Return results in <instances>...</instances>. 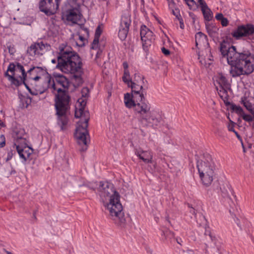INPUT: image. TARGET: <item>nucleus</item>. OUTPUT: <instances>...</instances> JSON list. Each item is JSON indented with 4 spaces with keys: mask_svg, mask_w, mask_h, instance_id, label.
Masks as SVG:
<instances>
[{
    "mask_svg": "<svg viewBox=\"0 0 254 254\" xmlns=\"http://www.w3.org/2000/svg\"><path fill=\"white\" fill-rule=\"evenodd\" d=\"M69 86L68 81L64 76H60L55 80L52 77L51 91L55 95V108L58 116V125L62 130L67 123L66 113L69 108L70 97L65 90Z\"/></svg>",
    "mask_w": 254,
    "mask_h": 254,
    "instance_id": "1",
    "label": "nucleus"
},
{
    "mask_svg": "<svg viewBox=\"0 0 254 254\" xmlns=\"http://www.w3.org/2000/svg\"><path fill=\"white\" fill-rule=\"evenodd\" d=\"M86 105L85 98L78 99L75 105V117L80 118L77 124L75 136L79 146V149L83 152L87 149L90 141L89 134L87 130L88 123L89 120V113L85 110Z\"/></svg>",
    "mask_w": 254,
    "mask_h": 254,
    "instance_id": "2",
    "label": "nucleus"
},
{
    "mask_svg": "<svg viewBox=\"0 0 254 254\" xmlns=\"http://www.w3.org/2000/svg\"><path fill=\"white\" fill-rule=\"evenodd\" d=\"M151 105L147 101L136 103L134 111L138 115L139 121L147 127H156L162 124L161 113L158 110H151Z\"/></svg>",
    "mask_w": 254,
    "mask_h": 254,
    "instance_id": "3",
    "label": "nucleus"
},
{
    "mask_svg": "<svg viewBox=\"0 0 254 254\" xmlns=\"http://www.w3.org/2000/svg\"><path fill=\"white\" fill-rule=\"evenodd\" d=\"M197 167L204 185L209 186L213 181L215 166L211 156L205 154L197 161Z\"/></svg>",
    "mask_w": 254,
    "mask_h": 254,
    "instance_id": "4",
    "label": "nucleus"
},
{
    "mask_svg": "<svg viewBox=\"0 0 254 254\" xmlns=\"http://www.w3.org/2000/svg\"><path fill=\"white\" fill-rule=\"evenodd\" d=\"M220 51L223 58L226 59L228 64H254V56L249 53H239L237 52L235 46H232L228 49L224 44H221Z\"/></svg>",
    "mask_w": 254,
    "mask_h": 254,
    "instance_id": "5",
    "label": "nucleus"
},
{
    "mask_svg": "<svg viewBox=\"0 0 254 254\" xmlns=\"http://www.w3.org/2000/svg\"><path fill=\"white\" fill-rule=\"evenodd\" d=\"M120 196L115 195L112 196V198L104 203V206L109 212L111 218L115 223L123 227L126 225V219L123 210V206L120 202Z\"/></svg>",
    "mask_w": 254,
    "mask_h": 254,
    "instance_id": "6",
    "label": "nucleus"
},
{
    "mask_svg": "<svg viewBox=\"0 0 254 254\" xmlns=\"http://www.w3.org/2000/svg\"><path fill=\"white\" fill-rule=\"evenodd\" d=\"M4 76L11 85L18 86L24 82L27 75L21 64H9Z\"/></svg>",
    "mask_w": 254,
    "mask_h": 254,
    "instance_id": "7",
    "label": "nucleus"
},
{
    "mask_svg": "<svg viewBox=\"0 0 254 254\" xmlns=\"http://www.w3.org/2000/svg\"><path fill=\"white\" fill-rule=\"evenodd\" d=\"M59 53L58 56V64H81L79 55L70 50V47L66 44L60 45Z\"/></svg>",
    "mask_w": 254,
    "mask_h": 254,
    "instance_id": "8",
    "label": "nucleus"
},
{
    "mask_svg": "<svg viewBox=\"0 0 254 254\" xmlns=\"http://www.w3.org/2000/svg\"><path fill=\"white\" fill-rule=\"evenodd\" d=\"M213 79L218 95L226 103L228 100V91L230 89V84L225 75L221 72L218 73L215 75Z\"/></svg>",
    "mask_w": 254,
    "mask_h": 254,
    "instance_id": "9",
    "label": "nucleus"
},
{
    "mask_svg": "<svg viewBox=\"0 0 254 254\" xmlns=\"http://www.w3.org/2000/svg\"><path fill=\"white\" fill-rule=\"evenodd\" d=\"M56 68L65 73L72 74L75 85L79 86L82 83V70L80 64H57Z\"/></svg>",
    "mask_w": 254,
    "mask_h": 254,
    "instance_id": "10",
    "label": "nucleus"
},
{
    "mask_svg": "<svg viewBox=\"0 0 254 254\" xmlns=\"http://www.w3.org/2000/svg\"><path fill=\"white\" fill-rule=\"evenodd\" d=\"M52 77L50 76L46 79H39L38 81L30 83L31 87L26 86L30 93L37 95L46 92L48 89L51 90Z\"/></svg>",
    "mask_w": 254,
    "mask_h": 254,
    "instance_id": "11",
    "label": "nucleus"
},
{
    "mask_svg": "<svg viewBox=\"0 0 254 254\" xmlns=\"http://www.w3.org/2000/svg\"><path fill=\"white\" fill-rule=\"evenodd\" d=\"M98 191L103 203L112 198V196L119 195L114 185L108 182H100Z\"/></svg>",
    "mask_w": 254,
    "mask_h": 254,
    "instance_id": "12",
    "label": "nucleus"
},
{
    "mask_svg": "<svg viewBox=\"0 0 254 254\" xmlns=\"http://www.w3.org/2000/svg\"><path fill=\"white\" fill-rule=\"evenodd\" d=\"M27 81L30 84L39 79H46L51 76L46 67L36 66L31 68L27 71Z\"/></svg>",
    "mask_w": 254,
    "mask_h": 254,
    "instance_id": "13",
    "label": "nucleus"
},
{
    "mask_svg": "<svg viewBox=\"0 0 254 254\" xmlns=\"http://www.w3.org/2000/svg\"><path fill=\"white\" fill-rule=\"evenodd\" d=\"M61 0H42L39 4L41 11L47 15L55 14L57 11Z\"/></svg>",
    "mask_w": 254,
    "mask_h": 254,
    "instance_id": "14",
    "label": "nucleus"
},
{
    "mask_svg": "<svg viewBox=\"0 0 254 254\" xmlns=\"http://www.w3.org/2000/svg\"><path fill=\"white\" fill-rule=\"evenodd\" d=\"M254 34V26L251 24L241 25L232 33V35L236 39L242 37H248Z\"/></svg>",
    "mask_w": 254,
    "mask_h": 254,
    "instance_id": "15",
    "label": "nucleus"
},
{
    "mask_svg": "<svg viewBox=\"0 0 254 254\" xmlns=\"http://www.w3.org/2000/svg\"><path fill=\"white\" fill-rule=\"evenodd\" d=\"M140 36L143 48L145 49L150 46L154 39L153 32L146 26L142 25L140 28Z\"/></svg>",
    "mask_w": 254,
    "mask_h": 254,
    "instance_id": "16",
    "label": "nucleus"
},
{
    "mask_svg": "<svg viewBox=\"0 0 254 254\" xmlns=\"http://www.w3.org/2000/svg\"><path fill=\"white\" fill-rule=\"evenodd\" d=\"M85 35L88 36L89 31L88 29L87 28L80 27L79 33L73 34L70 39V41L72 43L73 45L78 47L83 46L86 42V39L84 37Z\"/></svg>",
    "mask_w": 254,
    "mask_h": 254,
    "instance_id": "17",
    "label": "nucleus"
},
{
    "mask_svg": "<svg viewBox=\"0 0 254 254\" xmlns=\"http://www.w3.org/2000/svg\"><path fill=\"white\" fill-rule=\"evenodd\" d=\"M144 83V77L139 73L137 72L134 73L133 80L128 87L131 88V93L145 92L143 88Z\"/></svg>",
    "mask_w": 254,
    "mask_h": 254,
    "instance_id": "18",
    "label": "nucleus"
},
{
    "mask_svg": "<svg viewBox=\"0 0 254 254\" xmlns=\"http://www.w3.org/2000/svg\"><path fill=\"white\" fill-rule=\"evenodd\" d=\"M27 143L20 144L15 146L20 158L23 160V162L31 160V155L33 152V149L29 147Z\"/></svg>",
    "mask_w": 254,
    "mask_h": 254,
    "instance_id": "19",
    "label": "nucleus"
},
{
    "mask_svg": "<svg viewBox=\"0 0 254 254\" xmlns=\"http://www.w3.org/2000/svg\"><path fill=\"white\" fill-rule=\"evenodd\" d=\"M13 137L14 138V146L28 143L27 135L24 128L21 127H15L13 131Z\"/></svg>",
    "mask_w": 254,
    "mask_h": 254,
    "instance_id": "20",
    "label": "nucleus"
},
{
    "mask_svg": "<svg viewBox=\"0 0 254 254\" xmlns=\"http://www.w3.org/2000/svg\"><path fill=\"white\" fill-rule=\"evenodd\" d=\"M64 16L67 21L72 23H78L82 17L80 10L65 11Z\"/></svg>",
    "mask_w": 254,
    "mask_h": 254,
    "instance_id": "21",
    "label": "nucleus"
},
{
    "mask_svg": "<svg viewBox=\"0 0 254 254\" xmlns=\"http://www.w3.org/2000/svg\"><path fill=\"white\" fill-rule=\"evenodd\" d=\"M135 155L145 163H151L153 161V153L150 150H137Z\"/></svg>",
    "mask_w": 254,
    "mask_h": 254,
    "instance_id": "22",
    "label": "nucleus"
},
{
    "mask_svg": "<svg viewBox=\"0 0 254 254\" xmlns=\"http://www.w3.org/2000/svg\"><path fill=\"white\" fill-rule=\"evenodd\" d=\"M201 8L204 19L210 21L213 18V13L204 0H197Z\"/></svg>",
    "mask_w": 254,
    "mask_h": 254,
    "instance_id": "23",
    "label": "nucleus"
},
{
    "mask_svg": "<svg viewBox=\"0 0 254 254\" xmlns=\"http://www.w3.org/2000/svg\"><path fill=\"white\" fill-rule=\"evenodd\" d=\"M195 44L198 48H207L208 43L206 35L201 32H198L195 35Z\"/></svg>",
    "mask_w": 254,
    "mask_h": 254,
    "instance_id": "24",
    "label": "nucleus"
},
{
    "mask_svg": "<svg viewBox=\"0 0 254 254\" xmlns=\"http://www.w3.org/2000/svg\"><path fill=\"white\" fill-rule=\"evenodd\" d=\"M80 10V4L77 0H67L65 3V11Z\"/></svg>",
    "mask_w": 254,
    "mask_h": 254,
    "instance_id": "25",
    "label": "nucleus"
},
{
    "mask_svg": "<svg viewBox=\"0 0 254 254\" xmlns=\"http://www.w3.org/2000/svg\"><path fill=\"white\" fill-rule=\"evenodd\" d=\"M131 22V14L130 12L127 10L124 11L122 16L120 26L129 28Z\"/></svg>",
    "mask_w": 254,
    "mask_h": 254,
    "instance_id": "26",
    "label": "nucleus"
},
{
    "mask_svg": "<svg viewBox=\"0 0 254 254\" xmlns=\"http://www.w3.org/2000/svg\"><path fill=\"white\" fill-rule=\"evenodd\" d=\"M231 69L230 70V74L232 76H238L244 74L243 68V64H231Z\"/></svg>",
    "mask_w": 254,
    "mask_h": 254,
    "instance_id": "27",
    "label": "nucleus"
},
{
    "mask_svg": "<svg viewBox=\"0 0 254 254\" xmlns=\"http://www.w3.org/2000/svg\"><path fill=\"white\" fill-rule=\"evenodd\" d=\"M38 43H34L31 45V46L27 50V53L32 58L37 57L40 55L41 52H40V49L38 47Z\"/></svg>",
    "mask_w": 254,
    "mask_h": 254,
    "instance_id": "28",
    "label": "nucleus"
},
{
    "mask_svg": "<svg viewBox=\"0 0 254 254\" xmlns=\"http://www.w3.org/2000/svg\"><path fill=\"white\" fill-rule=\"evenodd\" d=\"M226 187L227 189L225 190H222V195L224 198H227L229 201H231V203H230V206L231 207L233 208L234 205V203L230 198V193L234 195V191L229 185H227Z\"/></svg>",
    "mask_w": 254,
    "mask_h": 254,
    "instance_id": "29",
    "label": "nucleus"
},
{
    "mask_svg": "<svg viewBox=\"0 0 254 254\" xmlns=\"http://www.w3.org/2000/svg\"><path fill=\"white\" fill-rule=\"evenodd\" d=\"M124 103L126 107L128 108H131L134 107L136 104H135L133 101L132 95L129 93H127L124 94Z\"/></svg>",
    "mask_w": 254,
    "mask_h": 254,
    "instance_id": "30",
    "label": "nucleus"
},
{
    "mask_svg": "<svg viewBox=\"0 0 254 254\" xmlns=\"http://www.w3.org/2000/svg\"><path fill=\"white\" fill-rule=\"evenodd\" d=\"M135 104L145 101V92L131 93Z\"/></svg>",
    "mask_w": 254,
    "mask_h": 254,
    "instance_id": "31",
    "label": "nucleus"
},
{
    "mask_svg": "<svg viewBox=\"0 0 254 254\" xmlns=\"http://www.w3.org/2000/svg\"><path fill=\"white\" fill-rule=\"evenodd\" d=\"M128 68V64H124V73L122 77L123 81L127 85L131 84L132 80L130 79L129 72Z\"/></svg>",
    "mask_w": 254,
    "mask_h": 254,
    "instance_id": "32",
    "label": "nucleus"
},
{
    "mask_svg": "<svg viewBox=\"0 0 254 254\" xmlns=\"http://www.w3.org/2000/svg\"><path fill=\"white\" fill-rule=\"evenodd\" d=\"M129 28L120 26L119 30V37L121 40H124L127 36Z\"/></svg>",
    "mask_w": 254,
    "mask_h": 254,
    "instance_id": "33",
    "label": "nucleus"
},
{
    "mask_svg": "<svg viewBox=\"0 0 254 254\" xmlns=\"http://www.w3.org/2000/svg\"><path fill=\"white\" fill-rule=\"evenodd\" d=\"M38 47L40 49L41 54L43 55L47 51L50 50L51 46L47 43H44L43 42L38 43Z\"/></svg>",
    "mask_w": 254,
    "mask_h": 254,
    "instance_id": "34",
    "label": "nucleus"
},
{
    "mask_svg": "<svg viewBox=\"0 0 254 254\" xmlns=\"http://www.w3.org/2000/svg\"><path fill=\"white\" fill-rule=\"evenodd\" d=\"M241 103L249 111L252 112L253 107L252 104L249 102L246 97H242L241 99Z\"/></svg>",
    "mask_w": 254,
    "mask_h": 254,
    "instance_id": "35",
    "label": "nucleus"
},
{
    "mask_svg": "<svg viewBox=\"0 0 254 254\" xmlns=\"http://www.w3.org/2000/svg\"><path fill=\"white\" fill-rule=\"evenodd\" d=\"M243 68L244 74H250L254 70V64H243Z\"/></svg>",
    "mask_w": 254,
    "mask_h": 254,
    "instance_id": "36",
    "label": "nucleus"
},
{
    "mask_svg": "<svg viewBox=\"0 0 254 254\" xmlns=\"http://www.w3.org/2000/svg\"><path fill=\"white\" fill-rule=\"evenodd\" d=\"M99 39L95 38L91 44V49L92 50H97L96 54H98L99 53L101 52V51L99 50Z\"/></svg>",
    "mask_w": 254,
    "mask_h": 254,
    "instance_id": "37",
    "label": "nucleus"
},
{
    "mask_svg": "<svg viewBox=\"0 0 254 254\" xmlns=\"http://www.w3.org/2000/svg\"><path fill=\"white\" fill-rule=\"evenodd\" d=\"M161 236H162V238H161L162 240L163 241H165L170 236V237H173V233L172 232H171V231L168 230H167L166 231H162V234H161Z\"/></svg>",
    "mask_w": 254,
    "mask_h": 254,
    "instance_id": "38",
    "label": "nucleus"
},
{
    "mask_svg": "<svg viewBox=\"0 0 254 254\" xmlns=\"http://www.w3.org/2000/svg\"><path fill=\"white\" fill-rule=\"evenodd\" d=\"M232 109L241 116L244 113L243 109L239 106L233 105L232 106Z\"/></svg>",
    "mask_w": 254,
    "mask_h": 254,
    "instance_id": "39",
    "label": "nucleus"
},
{
    "mask_svg": "<svg viewBox=\"0 0 254 254\" xmlns=\"http://www.w3.org/2000/svg\"><path fill=\"white\" fill-rule=\"evenodd\" d=\"M190 9H194L196 7V2L194 0H184Z\"/></svg>",
    "mask_w": 254,
    "mask_h": 254,
    "instance_id": "40",
    "label": "nucleus"
},
{
    "mask_svg": "<svg viewBox=\"0 0 254 254\" xmlns=\"http://www.w3.org/2000/svg\"><path fill=\"white\" fill-rule=\"evenodd\" d=\"M103 25L102 24L99 25L97 27L95 33V38H99L102 32Z\"/></svg>",
    "mask_w": 254,
    "mask_h": 254,
    "instance_id": "41",
    "label": "nucleus"
},
{
    "mask_svg": "<svg viewBox=\"0 0 254 254\" xmlns=\"http://www.w3.org/2000/svg\"><path fill=\"white\" fill-rule=\"evenodd\" d=\"M241 117L246 122H251L253 121L254 117L251 115L246 114L244 113L242 115Z\"/></svg>",
    "mask_w": 254,
    "mask_h": 254,
    "instance_id": "42",
    "label": "nucleus"
},
{
    "mask_svg": "<svg viewBox=\"0 0 254 254\" xmlns=\"http://www.w3.org/2000/svg\"><path fill=\"white\" fill-rule=\"evenodd\" d=\"M176 4L174 5L173 7H169L172 10V13L176 16L178 19H179V16H180V11L178 8H176L175 7Z\"/></svg>",
    "mask_w": 254,
    "mask_h": 254,
    "instance_id": "43",
    "label": "nucleus"
},
{
    "mask_svg": "<svg viewBox=\"0 0 254 254\" xmlns=\"http://www.w3.org/2000/svg\"><path fill=\"white\" fill-rule=\"evenodd\" d=\"M82 96L84 98H86L88 96L89 94V89L87 87H84L81 90Z\"/></svg>",
    "mask_w": 254,
    "mask_h": 254,
    "instance_id": "44",
    "label": "nucleus"
},
{
    "mask_svg": "<svg viewBox=\"0 0 254 254\" xmlns=\"http://www.w3.org/2000/svg\"><path fill=\"white\" fill-rule=\"evenodd\" d=\"M229 212L231 214L232 217L234 219V221L237 223V225L240 228V229H242L241 226L239 223L240 221H239V219L236 217L235 215L234 214V213L232 212L231 210H229Z\"/></svg>",
    "mask_w": 254,
    "mask_h": 254,
    "instance_id": "45",
    "label": "nucleus"
},
{
    "mask_svg": "<svg viewBox=\"0 0 254 254\" xmlns=\"http://www.w3.org/2000/svg\"><path fill=\"white\" fill-rule=\"evenodd\" d=\"M5 145V137L3 135H1L0 136V147H3Z\"/></svg>",
    "mask_w": 254,
    "mask_h": 254,
    "instance_id": "46",
    "label": "nucleus"
},
{
    "mask_svg": "<svg viewBox=\"0 0 254 254\" xmlns=\"http://www.w3.org/2000/svg\"><path fill=\"white\" fill-rule=\"evenodd\" d=\"M221 23L223 26H226L228 24V20L226 18L224 17L221 21Z\"/></svg>",
    "mask_w": 254,
    "mask_h": 254,
    "instance_id": "47",
    "label": "nucleus"
},
{
    "mask_svg": "<svg viewBox=\"0 0 254 254\" xmlns=\"http://www.w3.org/2000/svg\"><path fill=\"white\" fill-rule=\"evenodd\" d=\"M169 7H173L175 4L174 0H167Z\"/></svg>",
    "mask_w": 254,
    "mask_h": 254,
    "instance_id": "48",
    "label": "nucleus"
},
{
    "mask_svg": "<svg viewBox=\"0 0 254 254\" xmlns=\"http://www.w3.org/2000/svg\"><path fill=\"white\" fill-rule=\"evenodd\" d=\"M224 17L222 13H217L215 15V18L217 20L221 21Z\"/></svg>",
    "mask_w": 254,
    "mask_h": 254,
    "instance_id": "49",
    "label": "nucleus"
},
{
    "mask_svg": "<svg viewBox=\"0 0 254 254\" xmlns=\"http://www.w3.org/2000/svg\"><path fill=\"white\" fill-rule=\"evenodd\" d=\"M161 50H162V53L165 55H168L170 54V51L168 49H166L165 48H162L161 49Z\"/></svg>",
    "mask_w": 254,
    "mask_h": 254,
    "instance_id": "50",
    "label": "nucleus"
},
{
    "mask_svg": "<svg viewBox=\"0 0 254 254\" xmlns=\"http://www.w3.org/2000/svg\"><path fill=\"white\" fill-rule=\"evenodd\" d=\"M12 152H8L7 153V156L6 158V161H8L10 160L12 158Z\"/></svg>",
    "mask_w": 254,
    "mask_h": 254,
    "instance_id": "51",
    "label": "nucleus"
},
{
    "mask_svg": "<svg viewBox=\"0 0 254 254\" xmlns=\"http://www.w3.org/2000/svg\"><path fill=\"white\" fill-rule=\"evenodd\" d=\"M180 27L182 28V29H183L184 27V24L183 22V20L182 19H180Z\"/></svg>",
    "mask_w": 254,
    "mask_h": 254,
    "instance_id": "52",
    "label": "nucleus"
},
{
    "mask_svg": "<svg viewBox=\"0 0 254 254\" xmlns=\"http://www.w3.org/2000/svg\"><path fill=\"white\" fill-rule=\"evenodd\" d=\"M190 212L191 213H192V214L195 215H196V213H195V210L194 209H193V208H191L190 210Z\"/></svg>",
    "mask_w": 254,
    "mask_h": 254,
    "instance_id": "53",
    "label": "nucleus"
},
{
    "mask_svg": "<svg viewBox=\"0 0 254 254\" xmlns=\"http://www.w3.org/2000/svg\"><path fill=\"white\" fill-rule=\"evenodd\" d=\"M233 131L235 133L236 135H237V136L238 137V138H240V136L239 135V134L238 133V132L235 130H233Z\"/></svg>",
    "mask_w": 254,
    "mask_h": 254,
    "instance_id": "54",
    "label": "nucleus"
},
{
    "mask_svg": "<svg viewBox=\"0 0 254 254\" xmlns=\"http://www.w3.org/2000/svg\"><path fill=\"white\" fill-rule=\"evenodd\" d=\"M51 62L53 64H55L56 62V60L55 59H52Z\"/></svg>",
    "mask_w": 254,
    "mask_h": 254,
    "instance_id": "55",
    "label": "nucleus"
},
{
    "mask_svg": "<svg viewBox=\"0 0 254 254\" xmlns=\"http://www.w3.org/2000/svg\"><path fill=\"white\" fill-rule=\"evenodd\" d=\"M7 254H12L10 252H8Z\"/></svg>",
    "mask_w": 254,
    "mask_h": 254,
    "instance_id": "56",
    "label": "nucleus"
},
{
    "mask_svg": "<svg viewBox=\"0 0 254 254\" xmlns=\"http://www.w3.org/2000/svg\"><path fill=\"white\" fill-rule=\"evenodd\" d=\"M209 236H210V238H211V240H212V236H211V235H210Z\"/></svg>",
    "mask_w": 254,
    "mask_h": 254,
    "instance_id": "57",
    "label": "nucleus"
},
{
    "mask_svg": "<svg viewBox=\"0 0 254 254\" xmlns=\"http://www.w3.org/2000/svg\"><path fill=\"white\" fill-rule=\"evenodd\" d=\"M230 130H231V131H233V130H235L234 129H231Z\"/></svg>",
    "mask_w": 254,
    "mask_h": 254,
    "instance_id": "58",
    "label": "nucleus"
},
{
    "mask_svg": "<svg viewBox=\"0 0 254 254\" xmlns=\"http://www.w3.org/2000/svg\"><path fill=\"white\" fill-rule=\"evenodd\" d=\"M253 127L254 128V123L253 125Z\"/></svg>",
    "mask_w": 254,
    "mask_h": 254,
    "instance_id": "59",
    "label": "nucleus"
},
{
    "mask_svg": "<svg viewBox=\"0 0 254 254\" xmlns=\"http://www.w3.org/2000/svg\"><path fill=\"white\" fill-rule=\"evenodd\" d=\"M136 79H139V78H138V77H137Z\"/></svg>",
    "mask_w": 254,
    "mask_h": 254,
    "instance_id": "60",
    "label": "nucleus"
},
{
    "mask_svg": "<svg viewBox=\"0 0 254 254\" xmlns=\"http://www.w3.org/2000/svg\"><path fill=\"white\" fill-rule=\"evenodd\" d=\"M207 252V250H206V251H205V253H206Z\"/></svg>",
    "mask_w": 254,
    "mask_h": 254,
    "instance_id": "61",
    "label": "nucleus"
}]
</instances>
